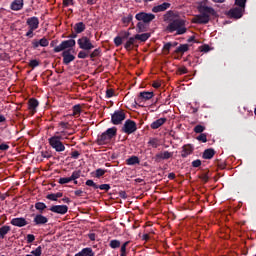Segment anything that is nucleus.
Listing matches in <instances>:
<instances>
[{"label": "nucleus", "instance_id": "412c9836", "mask_svg": "<svg viewBox=\"0 0 256 256\" xmlns=\"http://www.w3.org/2000/svg\"><path fill=\"white\" fill-rule=\"evenodd\" d=\"M148 39H150V33L135 34V36L128 38V40L140 41L142 43H145Z\"/></svg>", "mask_w": 256, "mask_h": 256}, {"label": "nucleus", "instance_id": "a211bd4d", "mask_svg": "<svg viewBox=\"0 0 256 256\" xmlns=\"http://www.w3.org/2000/svg\"><path fill=\"white\" fill-rule=\"evenodd\" d=\"M48 223V218L42 214H36L34 216V226H44Z\"/></svg>", "mask_w": 256, "mask_h": 256}, {"label": "nucleus", "instance_id": "473e14b6", "mask_svg": "<svg viewBox=\"0 0 256 256\" xmlns=\"http://www.w3.org/2000/svg\"><path fill=\"white\" fill-rule=\"evenodd\" d=\"M123 245H121V241L119 240H110V242L108 243V247H110V249H119V247H122Z\"/></svg>", "mask_w": 256, "mask_h": 256}, {"label": "nucleus", "instance_id": "f03ea898", "mask_svg": "<svg viewBox=\"0 0 256 256\" xmlns=\"http://www.w3.org/2000/svg\"><path fill=\"white\" fill-rule=\"evenodd\" d=\"M115 137H117V127H112L106 129V131L102 132L98 136V139L96 140V144L98 146H104L110 142V140H113Z\"/></svg>", "mask_w": 256, "mask_h": 256}, {"label": "nucleus", "instance_id": "1a4fd4ad", "mask_svg": "<svg viewBox=\"0 0 256 256\" xmlns=\"http://www.w3.org/2000/svg\"><path fill=\"white\" fill-rule=\"evenodd\" d=\"M244 11H245L244 7H235V8H231V10H229L227 15L231 19H241V17H243V12Z\"/></svg>", "mask_w": 256, "mask_h": 256}, {"label": "nucleus", "instance_id": "dca6fc26", "mask_svg": "<svg viewBox=\"0 0 256 256\" xmlns=\"http://www.w3.org/2000/svg\"><path fill=\"white\" fill-rule=\"evenodd\" d=\"M61 57H63V64L69 65L71 62L75 60V56L71 54V50H65L61 54Z\"/></svg>", "mask_w": 256, "mask_h": 256}, {"label": "nucleus", "instance_id": "72a5a7b5", "mask_svg": "<svg viewBox=\"0 0 256 256\" xmlns=\"http://www.w3.org/2000/svg\"><path fill=\"white\" fill-rule=\"evenodd\" d=\"M11 231L10 226H2L0 227V239H4L5 235H7Z\"/></svg>", "mask_w": 256, "mask_h": 256}, {"label": "nucleus", "instance_id": "7c9ffc66", "mask_svg": "<svg viewBox=\"0 0 256 256\" xmlns=\"http://www.w3.org/2000/svg\"><path fill=\"white\" fill-rule=\"evenodd\" d=\"M38 108V100L32 98L28 101V110L35 111Z\"/></svg>", "mask_w": 256, "mask_h": 256}, {"label": "nucleus", "instance_id": "a878e982", "mask_svg": "<svg viewBox=\"0 0 256 256\" xmlns=\"http://www.w3.org/2000/svg\"><path fill=\"white\" fill-rule=\"evenodd\" d=\"M215 151L212 148H208L206 150H204V153L202 154V158L205 160H210L214 157L215 155Z\"/></svg>", "mask_w": 256, "mask_h": 256}, {"label": "nucleus", "instance_id": "c03bdc74", "mask_svg": "<svg viewBox=\"0 0 256 256\" xmlns=\"http://www.w3.org/2000/svg\"><path fill=\"white\" fill-rule=\"evenodd\" d=\"M148 145H150V147H152L154 149L158 148V146H159L158 139H156V138L150 139V141H148Z\"/></svg>", "mask_w": 256, "mask_h": 256}, {"label": "nucleus", "instance_id": "c9c22d12", "mask_svg": "<svg viewBox=\"0 0 256 256\" xmlns=\"http://www.w3.org/2000/svg\"><path fill=\"white\" fill-rule=\"evenodd\" d=\"M34 207L36 208V210H38L40 214H42L46 209V204H44L43 202H36Z\"/></svg>", "mask_w": 256, "mask_h": 256}, {"label": "nucleus", "instance_id": "4468645a", "mask_svg": "<svg viewBox=\"0 0 256 256\" xmlns=\"http://www.w3.org/2000/svg\"><path fill=\"white\" fill-rule=\"evenodd\" d=\"M210 16L211 15H198L195 18H193L192 23L206 25L208 24V22H210Z\"/></svg>", "mask_w": 256, "mask_h": 256}, {"label": "nucleus", "instance_id": "a19ab883", "mask_svg": "<svg viewBox=\"0 0 256 256\" xmlns=\"http://www.w3.org/2000/svg\"><path fill=\"white\" fill-rule=\"evenodd\" d=\"M132 20H133V15L129 14V15L123 17L121 19V22H123V24H125V25H129V23H131Z\"/></svg>", "mask_w": 256, "mask_h": 256}, {"label": "nucleus", "instance_id": "79ce46f5", "mask_svg": "<svg viewBox=\"0 0 256 256\" xmlns=\"http://www.w3.org/2000/svg\"><path fill=\"white\" fill-rule=\"evenodd\" d=\"M92 188H94V190L100 189L102 191L108 192V190H110V185L109 184H102L100 186H94Z\"/></svg>", "mask_w": 256, "mask_h": 256}, {"label": "nucleus", "instance_id": "b1692460", "mask_svg": "<svg viewBox=\"0 0 256 256\" xmlns=\"http://www.w3.org/2000/svg\"><path fill=\"white\" fill-rule=\"evenodd\" d=\"M164 123H166V118H158V120H155L154 122H152V124H150V128L152 130H156V129L162 127V125H164Z\"/></svg>", "mask_w": 256, "mask_h": 256}, {"label": "nucleus", "instance_id": "5fc2aeb1", "mask_svg": "<svg viewBox=\"0 0 256 256\" xmlns=\"http://www.w3.org/2000/svg\"><path fill=\"white\" fill-rule=\"evenodd\" d=\"M202 166V160H193V162H191V167L193 168H198Z\"/></svg>", "mask_w": 256, "mask_h": 256}, {"label": "nucleus", "instance_id": "20e7f679", "mask_svg": "<svg viewBox=\"0 0 256 256\" xmlns=\"http://www.w3.org/2000/svg\"><path fill=\"white\" fill-rule=\"evenodd\" d=\"M126 115L123 109L115 110L114 113L110 114V123L112 125H121L125 121Z\"/></svg>", "mask_w": 256, "mask_h": 256}, {"label": "nucleus", "instance_id": "de8ad7c7", "mask_svg": "<svg viewBox=\"0 0 256 256\" xmlns=\"http://www.w3.org/2000/svg\"><path fill=\"white\" fill-rule=\"evenodd\" d=\"M123 40H127V39L121 38L119 36L115 37V40H114L115 46L120 47L123 44Z\"/></svg>", "mask_w": 256, "mask_h": 256}, {"label": "nucleus", "instance_id": "423d86ee", "mask_svg": "<svg viewBox=\"0 0 256 256\" xmlns=\"http://www.w3.org/2000/svg\"><path fill=\"white\" fill-rule=\"evenodd\" d=\"M75 47V40L74 39H69L61 42L59 46L54 47L52 50L54 53H61L62 51H65L69 48Z\"/></svg>", "mask_w": 256, "mask_h": 256}, {"label": "nucleus", "instance_id": "aec40b11", "mask_svg": "<svg viewBox=\"0 0 256 256\" xmlns=\"http://www.w3.org/2000/svg\"><path fill=\"white\" fill-rule=\"evenodd\" d=\"M11 225L18 228H22L27 226V221L23 217H17V218L11 219Z\"/></svg>", "mask_w": 256, "mask_h": 256}, {"label": "nucleus", "instance_id": "393cba45", "mask_svg": "<svg viewBox=\"0 0 256 256\" xmlns=\"http://www.w3.org/2000/svg\"><path fill=\"white\" fill-rule=\"evenodd\" d=\"M21 9H23V0H13L11 2L12 11H20Z\"/></svg>", "mask_w": 256, "mask_h": 256}, {"label": "nucleus", "instance_id": "ea45409f", "mask_svg": "<svg viewBox=\"0 0 256 256\" xmlns=\"http://www.w3.org/2000/svg\"><path fill=\"white\" fill-rule=\"evenodd\" d=\"M206 130V127L202 125H198L196 127H193V132L196 134H202Z\"/></svg>", "mask_w": 256, "mask_h": 256}, {"label": "nucleus", "instance_id": "4be33fe9", "mask_svg": "<svg viewBox=\"0 0 256 256\" xmlns=\"http://www.w3.org/2000/svg\"><path fill=\"white\" fill-rule=\"evenodd\" d=\"M150 22H137L135 25V31L137 33H146L148 31V25Z\"/></svg>", "mask_w": 256, "mask_h": 256}, {"label": "nucleus", "instance_id": "4c0bfd02", "mask_svg": "<svg viewBox=\"0 0 256 256\" xmlns=\"http://www.w3.org/2000/svg\"><path fill=\"white\" fill-rule=\"evenodd\" d=\"M174 45L171 42L165 43L162 47V51H164V54H169V51H171V47Z\"/></svg>", "mask_w": 256, "mask_h": 256}, {"label": "nucleus", "instance_id": "2eb2a0df", "mask_svg": "<svg viewBox=\"0 0 256 256\" xmlns=\"http://www.w3.org/2000/svg\"><path fill=\"white\" fill-rule=\"evenodd\" d=\"M193 145L185 144L181 147V158L186 159L189 155L193 153Z\"/></svg>", "mask_w": 256, "mask_h": 256}, {"label": "nucleus", "instance_id": "49530a36", "mask_svg": "<svg viewBox=\"0 0 256 256\" xmlns=\"http://www.w3.org/2000/svg\"><path fill=\"white\" fill-rule=\"evenodd\" d=\"M80 176H81V171L77 170V171H73L71 176L70 177H66V178L67 179H79Z\"/></svg>", "mask_w": 256, "mask_h": 256}, {"label": "nucleus", "instance_id": "603ef678", "mask_svg": "<svg viewBox=\"0 0 256 256\" xmlns=\"http://www.w3.org/2000/svg\"><path fill=\"white\" fill-rule=\"evenodd\" d=\"M247 0H235V5H237L236 8H245V3Z\"/></svg>", "mask_w": 256, "mask_h": 256}, {"label": "nucleus", "instance_id": "09e8293b", "mask_svg": "<svg viewBox=\"0 0 256 256\" xmlns=\"http://www.w3.org/2000/svg\"><path fill=\"white\" fill-rule=\"evenodd\" d=\"M31 254L32 256H42V246H38Z\"/></svg>", "mask_w": 256, "mask_h": 256}, {"label": "nucleus", "instance_id": "9b49d317", "mask_svg": "<svg viewBox=\"0 0 256 256\" xmlns=\"http://www.w3.org/2000/svg\"><path fill=\"white\" fill-rule=\"evenodd\" d=\"M153 97L154 92H140V94L137 95V98H135V105L151 100Z\"/></svg>", "mask_w": 256, "mask_h": 256}, {"label": "nucleus", "instance_id": "6e6d98bb", "mask_svg": "<svg viewBox=\"0 0 256 256\" xmlns=\"http://www.w3.org/2000/svg\"><path fill=\"white\" fill-rule=\"evenodd\" d=\"M115 96V91L113 89H107L106 90V99L113 98Z\"/></svg>", "mask_w": 256, "mask_h": 256}, {"label": "nucleus", "instance_id": "e433bc0d", "mask_svg": "<svg viewBox=\"0 0 256 256\" xmlns=\"http://www.w3.org/2000/svg\"><path fill=\"white\" fill-rule=\"evenodd\" d=\"M90 51H86V50H83V51H79V53H77V59H86L88 57H90Z\"/></svg>", "mask_w": 256, "mask_h": 256}, {"label": "nucleus", "instance_id": "7ed1b4c3", "mask_svg": "<svg viewBox=\"0 0 256 256\" xmlns=\"http://www.w3.org/2000/svg\"><path fill=\"white\" fill-rule=\"evenodd\" d=\"M61 139L62 137L57 135L48 138V145H50V148L54 149L56 153L65 152V145L61 142Z\"/></svg>", "mask_w": 256, "mask_h": 256}, {"label": "nucleus", "instance_id": "39448f33", "mask_svg": "<svg viewBox=\"0 0 256 256\" xmlns=\"http://www.w3.org/2000/svg\"><path fill=\"white\" fill-rule=\"evenodd\" d=\"M77 45L79 46V49L86 52H90L94 49V45L88 36H81V38L77 39Z\"/></svg>", "mask_w": 256, "mask_h": 256}, {"label": "nucleus", "instance_id": "37998d69", "mask_svg": "<svg viewBox=\"0 0 256 256\" xmlns=\"http://www.w3.org/2000/svg\"><path fill=\"white\" fill-rule=\"evenodd\" d=\"M105 173L106 171L103 169H96V172H94V178L100 179V177L104 176Z\"/></svg>", "mask_w": 256, "mask_h": 256}, {"label": "nucleus", "instance_id": "a18cd8bd", "mask_svg": "<svg viewBox=\"0 0 256 256\" xmlns=\"http://www.w3.org/2000/svg\"><path fill=\"white\" fill-rule=\"evenodd\" d=\"M100 53H101L100 48L94 49V51H92V53H89L90 59H95L96 57H100Z\"/></svg>", "mask_w": 256, "mask_h": 256}, {"label": "nucleus", "instance_id": "ddd939ff", "mask_svg": "<svg viewBox=\"0 0 256 256\" xmlns=\"http://www.w3.org/2000/svg\"><path fill=\"white\" fill-rule=\"evenodd\" d=\"M173 158V152L163 151L154 156V161L160 163L162 160H169Z\"/></svg>", "mask_w": 256, "mask_h": 256}, {"label": "nucleus", "instance_id": "f8f14e48", "mask_svg": "<svg viewBox=\"0 0 256 256\" xmlns=\"http://www.w3.org/2000/svg\"><path fill=\"white\" fill-rule=\"evenodd\" d=\"M48 210L54 214L65 215L69 208L67 205H52Z\"/></svg>", "mask_w": 256, "mask_h": 256}, {"label": "nucleus", "instance_id": "f257e3e1", "mask_svg": "<svg viewBox=\"0 0 256 256\" xmlns=\"http://www.w3.org/2000/svg\"><path fill=\"white\" fill-rule=\"evenodd\" d=\"M164 21L168 22V25H166L165 28L166 33L176 32V35H183L187 33L185 20L179 18V16H175L173 11H166V14H164Z\"/></svg>", "mask_w": 256, "mask_h": 256}, {"label": "nucleus", "instance_id": "0eeeda50", "mask_svg": "<svg viewBox=\"0 0 256 256\" xmlns=\"http://www.w3.org/2000/svg\"><path fill=\"white\" fill-rule=\"evenodd\" d=\"M156 19V16L152 13L140 12L135 14V20L140 21V23H151Z\"/></svg>", "mask_w": 256, "mask_h": 256}, {"label": "nucleus", "instance_id": "c756f323", "mask_svg": "<svg viewBox=\"0 0 256 256\" xmlns=\"http://www.w3.org/2000/svg\"><path fill=\"white\" fill-rule=\"evenodd\" d=\"M61 197H63V193H61V192H56L54 194L46 195V199H48L50 201H57Z\"/></svg>", "mask_w": 256, "mask_h": 256}, {"label": "nucleus", "instance_id": "bf43d9fd", "mask_svg": "<svg viewBox=\"0 0 256 256\" xmlns=\"http://www.w3.org/2000/svg\"><path fill=\"white\" fill-rule=\"evenodd\" d=\"M128 245H129V241L123 243V245L119 247V248H121V254H126V250H127Z\"/></svg>", "mask_w": 256, "mask_h": 256}, {"label": "nucleus", "instance_id": "bb28decb", "mask_svg": "<svg viewBox=\"0 0 256 256\" xmlns=\"http://www.w3.org/2000/svg\"><path fill=\"white\" fill-rule=\"evenodd\" d=\"M137 41L133 39H127V42H125L124 48L127 51L133 50L134 47H137Z\"/></svg>", "mask_w": 256, "mask_h": 256}, {"label": "nucleus", "instance_id": "3c124183", "mask_svg": "<svg viewBox=\"0 0 256 256\" xmlns=\"http://www.w3.org/2000/svg\"><path fill=\"white\" fill-rule=\"evenodd\" d=\"M196 140L202 142V143H206L208 142V139L206 138V134L205 133H201L200 135H198V137H196Z\"/></svg>", "mask_w": 256, "mask_h": 256}, {"label": "nucleus", "instance_id": "680f3d73", "mask_svg": "<svg viewBox=\"0 0 256 256\" xmlns=\"http://www.w3.org/2000/svg\"><path fill=\"white\" fill-rule=\"evenodd\" d=\"M131 34L129 33V32H127V31H123V32H121V36H119V38H121V39H129Z\"/></svg>", "mask_w": 256, "mask_h": 256}, {"label": "nucleus", "instance_id": "c85d7f7f", "mask_svg": "<svg viewBox=\"0 0 256 256\" xmlns=\"http://www.w3.org/2000/svg\"><path fill=\"white\" fill-rule=\"evenodd\" d=\"M75 256H94V251L92 248H84L79 251V253L75 254Z\"/></svg>", "mask_w": 256, "mask_h": 256}, {"label": "nucleus", "instance_id": "864d4df0", "mask_svg": "<svg viewBox=\"0 0 256 256\" xmlns=\"http://www.w3.org/2000/svg\"><path fill=\"white\" fill-rule=\"evenodd\" d=\"M25 239L26 242H28V244H32L36 240V237L33 234H28V236H26Z\"/></svg>", "mask_w": 256, "mask_h": 256}, {"label": "nucleus", "instance_id": "338daca9", "mask_svg": "<svg viewBox=\"0 0 256 256\" xmlns=\"http://www.w3.org/2000/svg\"><path fill=\"white\" fill-rule=\"evenodd\" d=\"M70 5H73V0H63V7H69Z\"/></svg>", "mask_w": 256, "mask_h": 256}, {"label": "nucleus", "instance_id": "8fccbe9b", "mask_svg": "<svg viewBox=\"0 0 256 256\" xmlns=\"http://www.w3.org/2000/svg\"><path fill=\"white\" fill-rule=\"evenodd\" d=\"M81 113V106L79 104H76L73 106V116H78Z\"/></svg>", "mask_w": 256, "mask_h": 256}, {"label": "nucleus", "instance_id": "5701e85b", "mask_svg": "<svg viewBox=\"0 0 256 256\" xmlns=\"http://www.w3.org/2000/svg\"><path fill=\"white\" fill-rule=\"evenodd\" d=\"M169 8H171V3L164 2V3H162V4L158 5V6H154L152 8V12L160 13V12L166 11Z\"/></svg>", "mask_w": 256, "mask_h": 256}, {"label": "nucleus", "instance_id": "e2e57ef3", "mask_svg": "<svg viewBox=\"0 0 256 256\" xmlns=\"http://www.w3.org/2000/svg\"><path fill=\"white\" fill-rule=\"evenodd\" d=\"M200 51L204 52V53H208L210 51V46L202 45V46H200Z\"/></svg>", "mask_w": 256, "mask_h": 256}, {"label": "nucleus", "instance_id": "9d476101", "mask_svg": "<svg viewBox=\"0 0 256 256\" xmlns=\"http://www.w3.org/2000/svg\"><path fill=\"white\" fill-rule=\"evenodd\" d=\"M198 12H200V16H214L215 14L214 8L208 7L205 3L198 6Z\"/></svg>", "mask_w": 256, "mask_h": 256}, {"label": "nucleus", "instance_id": "0e129e2a", "mask_svg": "<svg viewBox=\"0 0 256 256\" xmlns=\"http://www.w3.org/2000/svg\"><path fill=\"white\" fill-rule=\"evenodd\" d=\"M59 127L65 129V130H67V129L70 128V125H69L68 122H61V123H59Z\"/></svg>", "mask_w": 256, "mask_h": 256}, {"label": "nucleus", "instance_id": "4d7b16f0", "mask_svg": "<svg viewBox=\"0 0 256 256\" xmlns=\"http://www.w3.org/2000/svg\"><path fill=\"white\" fill-rule=\"evenodd\" d=\"M9 60V54L6 52H0V61H7Z\"/></svg>", "mask_w": 256, "mask_h": 256}, {"label": "nucleus", "instance_id": "69168bd1", "mask_svg": "<svg viewBox=\"0 0 256 256\" xmlns=\"http://www.w3.org/2000/svg\"><path fill=\"white\" fill-rule=\"evenodd\" d=\"M178 71H179V75L187 74V68L185 66L179 67Z\"/></svg>", "mask_w": 256, "mask_h": 256}, {"label": "nucleus", "instance_id": "052dcab7", "mask_svg": "<svg viewBox=\"0 0 256 256\" xmlns=\"http://www.w3.org/2000/svg\"><path fill=\"white\" fill-rule=\"evenodd\" d=\"M86 186L94 188V187H99L100 185H97L96 183H94L93 180H88L86 181Z\"/></svg>", "mask_w": 256, "mask_h": 256}, {"label": "nucleus", "instance_id": "6ab92c4d", "mask_svg": "<svg viewBox=\"0 0 256 256\" xmlns=\"http://www.w3.org/2000/svg\"><path fill=\"white\" fill-rule=\"evenodd\" d=\"M38 47H48V39L42 38L40 40H32V48L36 50Z\"/></svg>", "mask_w": 256, "mask_h": 256}, {"label": "nucleus", "instance_id": "13d9d810", "mask_svg": "<svg viewBox=\"0 0 256 256\" xmlns=\"http://www.w3.org/2000/svg\"><path fill=\"white\" fill-rule=\"evenodd\" d=\"M40 65V62L38 60L34 59L30 61V68L34 69Z\"/></svg>", "mask_w": 256, "mask_h": 256}, {"label": "nucleus", "instance_id": "774afa93", "mask_svg": "<svg viewBox=\"0 0 256 256\" xmlns=\"http://www.w3.org/2000/svg\"><path fill=\"white\" fill-rule=\"evenodd\" d=\"M79 152L78 151H73V152H71V158L72 159H75V160H77L78 158H79Z\"/></svg>", "mask_w": 256, "mask_h": 256}, {"label": "nucleus", "instance_id": "f704fd0d", "mask_svg": "<svg viewBox=\"0 0 256 256\" xmlns=\"http://www.w3.org/2000/svg\"><path fill=\"white\" fill-rule=\"evenodd\" d=\"M189 51V45L187 44H181L179 45V47H177V50H175V53L179 54H183L185 52Z\"/></svg>", "mask_w": 256, "mask_h": 256}, {"label": "nucleus", "instance_id": "2f4dec72", "mask_svg": "<svg viewBox=\"0 0 256 256\" xmlns=\"http://www.w3.org/2000/svg\"><path fill=\"white\" fill-rule=\"evenodd\" d=\"M126 163H127V166L137 165L139 164V158H137L136 156H131L127 158Z\"/></svg>", "mask_w": 256, "mask_h": 256}, {"label": "nucleus", "instance_id": "58836bf2", "mask_svg": "<svg viewBox=\"0 0 256 256\" xmlns=\"http://www.w3.org/2000/svg\"><path fill=\"white\" fill-rule=\"evenodd\" d=\"M75 180H77V179L76 178H65V177H63V178L59 179V184L66 185V184L70 183L71 181H75Z\"/></svg>", "mask_w": 256, "mask_h": 256}, {"label": "nucleus", "instance_id": "f3484780", "mask_svg": "<svg viewBox=\"0 0 256 256\" xmlns=\"http://www.w3.org/2000/svg\"><path fill=\"white\" fill-rule=\"evenodd\" d=\"M25 24L28 25V28L32 29V31H36L40 25V21L38 20V17H32L28 18V20L25 21Z\"/></svg>", "mask_w": 256, "mask_h": 256}, {"label": "nucleus", "instance_id": "6e6552de", "mask_svg": "<svg viewBox=\"0 0 256 256\" xmlns=\"http://www.w3.org/2000/svg\"><path fill=\"white\" fill-rule=\"evenodd\" d=\"M137 131V125L135 124V121L133 120H125V123L123 124V127L121 128V132L131 135Z\"/></svg>", "mask_w": 256, "mask_h": 256}, {"label": "nucleus", "instance_id": "cd10ccee", "mask_svg": "<svg viewBox=\"0 0 256 256\" xmlns=\"http://www.w3.org/2000/svg\"><path fill=\"white\" fill-rule=\"evenodd\" d=\"M73 31L76 34H81L85 31V24H83V22H77L74 26H73Z\"/></svg>", "mask_w": 256, "mask_h": 256}]
</instances>
